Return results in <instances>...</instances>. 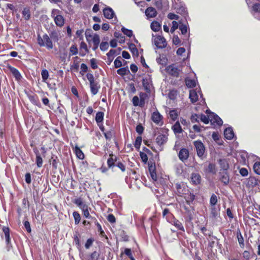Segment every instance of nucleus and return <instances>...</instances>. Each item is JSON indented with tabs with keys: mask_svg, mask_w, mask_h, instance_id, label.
<instances>
[{
	"mask_svg": "<svg viewBox=\"0 0 260 260\" xmlns=\"http://www.w3.org/2000/svg\"><path fill=\"white\" fill-rule=\"evenodd\" d=\"M224 135L226 139L232 140L234 136L232 127L226 128L224 131Z\"/></svg>",
	"mask_w": 260,
	"mask_h": 260,
	"instance_id": "20",
	"label": "nucleus"
},
{
	"mask_svg": "<svg viewBox=\"0 0 260 260\" xmlns=\"http://www.w3.org/2000/svg\"><path fill=\"white\" fill-rule=\"evenodd\" d=\"M118 55V52H117V50L116 49H111L107 53V56H112V57H114V56Z\"/></svg>",
	"mask_w": 260,
	"mask_h": 260,
	"instance_id": "54",
	"label": "nucleus"
},
{
	"mask_svg": "<svg viewBox=\"0 0 260 260\" xmlns=\"http://www.w3.org/2000/svg\"><path fill=\"white\" fill-rule=\"evenodd\" d=\"M100 256V254L96 251L92 252L86 259V260H97Z\"/></svg>",
	"mask_w": 260,
	"mask_h": 260,
	"instance_id": "38",
	"label": "nucleus"
},
{
	"mask_svg": "<svg viewBox=\"0 0 260 260\" xmlns=\"http://www.w3.org/2000/svg\"><path fill=\"white\" fill-rule=\"evenodd\" d=\"M122 32L126 36L131 37L133 36V31L132 30L128 29L124 27L121 28Z\"/></svg>",
	"mask_w": 260,
	"mask_h": 260,
	"instance_id": "41",
	"label": "nucleus"
},
{
	"mask_svg": "<svg viewBox=\"0 0 260 260\" xmlns=\"http://www.w3.org/2000/svg\"><path fill=\"white\" fill-rule=\"evenodd\" d=\"M185 83L186 86L189 88H192L196 85V80L194 79H186Z\"/></svg>",
	"mask_w": 260,
	"mask_h": 260,
	"instance_id": "36",
	"label": "nucleus"
},
{
	"mask_svg": "<svg viewBox=\"0 0 260 260\" xmlns=\"http://www.w3.org/2000/svg\"><path fill=\"white\" fill-rule=\"evenodd\" d=\"M220 171H227L229 168V164L226 159H219L218 161Z\"/></svg>",
	"mask_w": 260,
	"mask_h": 260,
	"instance_id": "9",
	"label": "nucleus"
},
{
	"mask_svg": "<svg viewBox=\"0 0 260 260\" xmlns=\"http://www.w3.org/2000/svg\"><path fill=\"white\" fill-rule=\"evenodd\" d=\"M151 28L154 31H158L161 29V25L158 22L154 21L151 24Z\"/></svg>",
	"mask_w": 260,
	"mask_h": 260,
	"instance_id": "29",
	"label": "nucleus"
},
{
	"mask_svg": "<svg viewBox=\"0 0 260 260\" xmlns=\"http://www.w3.org/2000/svg\"><path fill=\"white\" fill-rule=\"evenodd\" d=\"M143 85L145 88V89L147 91L149 92L150 91V79L145 78L143 79Z\"/></svg>",
	"mask_w": 260,
	"mask_h": 260,
	"instance_id": "26",
	"label": "nucleus"
},
{
	"mask_svg": "<svg viewBox=\"0 0 260 260\" xmlns=\"http://www.w3.org/2000/svg\"><path fill=\"white\" fill-rule=\"evenodd\" d=\"M115 166H117L118 168H119L121 171L124 172L125 170V165L121 162H118L116 164Z\"/></svg>",
	"mask_w": 260,
	"mask_h": 260,
	"instance_id": "61",
	"label": "nucleus"
},
{
	"mask_svg": "<svg viewBox=\"0 0 260 260\" xmlns=\"http://www.w3.org/2000/svg\"><path fill=\"white\" fill-rule=\"evenodd\" d=\"M220 180L225 185H227L229 183V176L226 171H220L219 173Z\"/></svg>",
	"mask_w": 260,
	"mask_h": 260,
	"instance_id": "13",
	"label": "nucleus"
},
{
	"mask_svg": "<svg viewBox=\"0 0 260 260\" xmlns=\"http://www.w3.org/2000/svg\"><path fill=\"white\" fill-rule=\"evenodd\" d=\"M22 15L24 17L25 20H28L30 17V10L28 8H24L22 11Z\"/></svg>",
	"mask_w": 260,
	"mask_h": 260,
	"instance_id": "35",
	"label": "nucleus"
},
{
	"mask_svg": "<svg viewBox=\"0 0 260 260\" xmlns=\"http://www.w3.org/2000/svg\"><path fill=\"white\" fill-rule=\"evenodd\" d=\"M3 231L5 234L6 242L8 245V248H9L10 246L11 247V245H10V230L8 227L4 226L3 228Z\"/></svg>",
	"mask_w": 260,
	"mask_h": 260,
	"instance_id": "18",
	"label": "nucleus"
},
{
	"mask_svg": "<svg viewBox=\"0 0 260 260\" xmlns=\"http://www.w3.org/2000/svg\"><path fill=\"white\" fill-rule=\"evenodd\" d=\"M117 157L114 155L113 154H110V157L107 160V165L109 168H112L116 165L117 161Z\"/></svg>",
	"mask_w": 260,
	"mask_h": 260,
	"instance_id": "19",
	"label": "nucleus"
},
{
	"mask_svg": "<svg viewBox=\"0 0 260 260\" xmlns=\"http://www.w3.org/2000/svg\"><path fill=\"white\" fill-rule=\"evenodd\" d=\"M178 27L179 26H178V22L175 21H173L172 22V26L170 30L171 32L173 33L175 31V30L178 28Z\"/></svg>",
	"mask_w": 260,
	"mask_h": 260,
	"instance_id": "55",
	"label": "nucleus"
},
{
	"mask_svg": "<svg viewBox=\"0 0 260 260\" xmlns=\"http://www.w3.org/2000/svg\"><path fill=\"white\" fill-rule=\"evenodd\" d=\"M103 14L104 17L108 19H112L115 16L114 11L110 7L106 8L103 10Z\"/></svg>",
	"mask_w": 260,
	"mask_h": 260,
	"instance_id": "10",
	"label": "nucleus"
},
{
	"mask_svg": "<svg viewBox=\"0 0 260 260\" xmlns=\"http://www.w3.org/2000/svg\"><path fill=\"white\" fill-rule=\"evenodd\" d=\"M189 156V152L187 149L185 148L181 149L178 154L179 159L184 161L186 160Z\"/></svg>",
	"mask_w": 260,
	"mask_h": 260,
	"instance_id": "12",
	"label": "nucleus"
},
{
	"mask_svg": "<svg viewBox=\"0 0 260 260\" xmlns=\"http://www.w3.org/2000/svg\"><path fill=\"white\" fill-rule=\"evenodd\" d=\"M41 76L43 81L45 82L48 78V71L46 69H43L41 72Z\"/></svg>",
	"mask_w": 260,
	"mask_h": 260,
	"instance_id": "45",
	"label": "nucleus"
},
{
	"mask_svg": "<svg viewBox=\"0 0 260 260\" xmlns=\"http://www.w3.org/2000/svg\"><path fill=\"white\" fill-rule=\"evenodd\" d=\"M147 96V95L146 93H140V106L142 107L144 106L145 104V98Z\"/></svg>",
	"mask_w": 260,
	"mask_h": 260,
	"instance_id": "43",
	"label": "nucleus"
},
{
	"mask_svg": "<svg viewBox=\"0 0 260 260\" xmlns=\"http://www.w3.org/2000/svg\"><path fill=\"white\" fill-rule=\"evenodd\" d=\"M146 15L150 18L155 17L157 15V12L155 8L150 7L146 9Z\"/></svg>",
	"mask_w": 260,
	"mask_h": 260,
	"instance_id": "16",
	"label": "nucleus"
},
{
	"mask_svg": "<svg viewBox=\"0 0 260 260\" xmlns=\"http://www.w3.org/2000/svg\"><path fill=\"white\" fill-rule=\"evenodd\" d=\"M200 118V115H198L197 114H193L191 116V121L192 122H199V119Z\"/></svg>",
	"mask_w": 260,
	"mask_h": 260,
	"instance_id": "62",
	"label": "nucleus"
},
{
	"mask_svg": "<svg viewBox=\"0 0 260 260\" xmlns=\"http://www.w3.org/2000/svg\"><path fill=\"white\" fill-rule=\"evenodd\" d=\"M198 93L200 95V98L202 99L203 103L205 102V99L203 98V94L201 93L200 88H197L194 90H190L189 91V99L191 103H194L196 102L199 99Z\"/></svg>",
	"mask_w": 260,
	"mask_h": 260,
	"instance_id": "4",
	"label": "nucleus"
},
{
	"mask_svg": "<svg viewBox=\"0 0 260 260\" xmlns=\"http://www.w3.org/2000/svg\"><path fill=\"white\" fill-rule=\"evenodd\" d=\"M37 42L41 47H45L48 49H51L53 47L52 42L50 37L47 34H44L42 36L38 35Z\"/></svg>",
	"mask_w": 260,
	"mask_h": 260,
	"instance_id": "1",
	"label": "nucleus"
},
{
	"mask_svg": "<svg viewBox=\"0 0 260 260\" xmlns=\"http://www.w3.org/2000/svg\"><path fill=\"white\" fill-rule=\"evenodd\" d=\"M81 50H84L85 53H88L89 51L86 44L84 42H81L80 45Z\"/></svg>",
	"mask_w": 260,
	"mask_h": 260,
	"instance_id": "53",
	"label": "nucleus"
},
{
	"mask_svg": "<svg viewBox=\"0 0 260 260\" xmlns=\"http://www.w3.org/2000/svg\"><path fill=\"white\" fill-rule=\"evenodd\" d=\"M190 181L192 184L196 185L200 184L201 182V177L198 173H192Z\"/></svg>",
	"mask_w": 260,
	"mask_h": 260,
	"instance_id": "11",
	"label": "nucleus"
},
{
	"mask_svg": "<svg viewBox=\"0 0 260 260\" xmlns=\"http://www.w3.org/2000/svg\"><path fill=\"white\" fill-rule=\"evenodd\" d=\"M217 202V197L215 194H212L210 199V204L211 206H214Z\"/></svg>",
	"mask_w": 260,
	"mask_h": 260,
	"instance_id": "40",
	"label": "nucleus"
},
{
	"mask_svg": "<svg viewBox=\"0 0 260 260\" xmlns=\"http://www.w3.org/2000/svg\"><path fill=\"white\" fill-rule=\"evenodd\" d=\"M59 11L57 10H53L51 13V16L53 18L56 25L61 27L64 25V19L61 15L58 14Z\"/></svg>",
	"mask_w": 260,
	"mask_h": 260,
	"instance_id": "2",
	"label": "nucleus"
},
{
	"mask_svg": "<svg viewBox=\"0 0 260 260\" xmlns=\"http://www.w3.org/2000/svg\"><path fill=\"white\" fill-rule=\"evenodd\" d=\"M208 171L210 173L215 174L216 173V167L215 165L213 164H209L208 167Z\"/></svg>",
	"mask_w": 260,
	"mask_h": 260,
	"instance_id": "52",
	"label": "nucleus"
},
{
	"mask_svg": "<svg viewBox=\"0 0 260 260\" xmlns=\"http://www.w3.org/2000/svg\"><path fill=\"white\" fill-rule=\"evenodd\" d=\"M84 216L87 218H92L90 215L88 207L85 209L82 210Z\"/></svg>",
	"mask_w": 260,
	"mask_h": 260,
	"instance_id": "59",
	"label": "nucleus"
},
{
	"mask_svg": "<svg viewBox=\"0 0 260 260\" xmlns=\"http://www.w3.org/2000/svg\"><path fill=\"white\" fill-rule=\"evenodd\" d=\"M121 60V57L120 56H118L114 60V66L116 68H118L122 66V62Z\"/></svg>",
	"mask_w": 260,
	"mask_h": 260,
	"instance_id": "46",
	"label": "nucleus"
},
{
	"mask_svg": "<svg viewBox=\"0 0 260 260\" xmlns=\"http://www.w3.org/2000/svg\"><path fill=\"white\" fill-rule=\"evenodd\" d=\"M93 43V45H99L100 42V36L99 35L95 34L92 37V40H91Z\"/></svg>",
	"mask_w": 260,
	"mask_h": 260,
	"instance_id": "44",
	"label": "nucleus"
},
{
	"mask_svg": "<svg viewBox=\"0 0 260 260\" xmlns=\"http://www.w3.org/2000/svg\"><path fill=\"white\" fill-rule=\"evenodd\" d=\"M73 215L75 219V224H78L81 220L80 215L77 212L75 211L73 212Z\"/></svg>",
	"mask_w": 260,
	"mask_h": 260,
	"instance_id": "42",
	"label": "nucleus"
},
{
	"mask_svg": "<svg viewBox=\"0 0 260 260\" xmlns=\"http://www.w3.org/2000/svg\"><path fill=\"white\" fill-rule=\"evenodd\" d=\"M206 113L207 114H209V115L208 116H206L204 114H201L200 115V120L203 122L205 124H207L209 123V121H210V118H209V110H207L206 111Z\"/></svg>",
	"mask_w": 260,
	"mask_h": 260,
	"instance_id": "32",
	"label": "nucleus"
},
{
	"mask_svg": "<svg viewBox=\"0 0 260 260\" xmlns=\"http://www.w3.org/2000/svg\"><path fill=\"white\" fill-rule=\"evenodd\" d=\"M34 151L36 155V164L38 167L41 168L43 165V159L37 149H34Z\"/></svg>",
	"mask_w": 260,
	"mask_h": 260,
	"instance_id": "17",
	"label": "nucleus"
},
{
	"mask_svg": "<svg viewBox=\"0 0 260 260\" xmlns=\"http://www.w3.org/2000/svg\"><path fill=\"white\" fill-rule=\"evenodd\" d=\"M75 151L78 158L80 159H83L84 158V153L77 145H76L75 147Z\"/></svg>",
	"mask_w": 260,
	"mask_h": 260,
	"instance_id": "31",
	"label": "nucleus"
},
{
	"mask_svg": "<svg viewBox=\"0 0 260 260\" xmlns=\"http://www.w3.org/2000/svg\"><path fill=\"white\" fill-rule=\"evenodd\" d=\"M168 17L169 19L173 20V19H176L178 20L179 19V16L177 15H176L174 13H170L168 14Z\"/></svg>",
	"mask_w": 260,
	"mask_h": 260,
	"instance_id": "64",
	"label": "nucleus"
},
{
	"mask_svg": "<svg viewBox=\"0 0 260 260\" xmlns=\"http://www.w3.org/2000/svg\"><path fill=\"white\" fill-rule=\"evenodd\" d=\"M168 141V137L165 134L159 135L156 138V142L158 145H162Z\"/></svg>",
	"mask_w": 260,
	"mask_h": 260,
	"instance_id": "15",
	"label": "nucleus"
},
{
	"mask_svg": "<svg viewBox=\"0 0 260 260\" xmlns=\"http://www.w3.org/2000/svg\"><path fill=\"white\" fill-rule=\"evenodd\" d=\"M91 92L93 95H95L99 91L100 85L97 82L90 84Z\"/></svg>",
	"mask_w": 260,
	"mask_h": 260,
	"instance_id": "21",
	"label": "nucleus"
},
{
	"mask_svg": "<svg viewBox=\"0 0 260 260\" xmlns=\"http://www.w3.org/2000/svg\"><path fill=\"white\" fill-rule=\"evenodd\" d=\"M209 118L210 121L213 124H216L217 125H221L222 124L223 122L222 119L214 113H210Z\"/></svg>",
	"mask_w": 260,
	"mask_h": 260,
	"instance_id": "8",
	"label": "nucleus"
},
{
	"mask_svg": "<svg viewBox=\"0 0 260 260\" xmlns=\"http://www.w3.org/2000/svg\"><path fill=\"white\" fill-rule=\"evenodd\" d=\"M260 13V4L256 3L254 4L251 9V13L255 17L256 13Z\"/></svg>",
	"mask_w": 260,
	"mask_h": 260,
	"instance_id": "30",
	"label": "nucleus"
},
{
	"mask_svg": "<svg viewBox=\"0 0 260 260\" xmlns=\"http://www.w3.org/2000/svg\"><path fill=\"white\" fill-rule=\"evenodd\" d=\"M10 71L17 80L21 79L22 77L18 70L14 68H11Z\"/></svg>",
	"mask_w": 260,
	"mask_h": 260,
	"instance_id": "28",
	"label": "nucleus"
},
{
	"mask_svg": "<svg viewBox=\"0 0 260 260\" xmlns=\"http://www.w3.org/2000/svg\"><path fill=\"white\" fill-rule=\"evenodd\" d=\"M90 64L91 67L93 69H96L98 68L96 61L95 58H92L91 59H90Z\"/></svg>",
	"mask_w": 260,
	"mask_h": 260,
	"instance_id": "63",
	"label": "nucleus"
},
{
	"mask_svg": "<svg viewBox=\"0 0 260 260\" xmlns=\"http://www.w3.org/2000/svg\"><path fill=\"white\" fill-rule=\"evenodd\" d=\"M237 237L238 241L240 246L241 248H243L245 246L244 242V238H243V237L241 233V232L239 230L237 232Z\"/></svg>",
	"mask_w": 260,
	"mask_h": 260,
	"instance_id": "25",
	"label": "nucleus"
},
{
	"mask_svg": "<svg viewBox=\"0 0 260 260\" xmlns=\"http://www.w3.org/2000/svg\"><path fill=\"white\" fill-rule=\"evenodd\" d=\"M253 170L255 173L260 175V162H256L253 166Z\"/></svg>",
	"mask_w": 260,
	"mask_h": 260,
	"instance_id": "48",
	"label": "nucleus"
},
{
	"mask_svg": "<svg viewBox=\"0 0 260 260\" xmlns=\"http://www.w3.org/2000/svg\"><path fill=\"white\" fill-rule=\"evenodd\" d=\"M93 241L94 240L92 238L88 239L85 244V248L86 249H89V247L92 245Z\"/></svg>",
	"mask_w": 260,
	"mask_h": 260,
	"instance_id": "57",
	"label": "nucleus"
},
{
	"mask_svg": "<svg viewBox=\"0 0 260 260\" xmlns=\"http://www.w3.org/2000/svg\"><path fill=\"white\" fill-rule=\"evenodd\" d=\"M70 51L72 55H76L78 53V48L76 45H73L70 48Z\"/></svg>",
	"mask_w": 260,
	"mask_h": 260,
	"instance_id": "50",
	"label": "nucleus"
},
{
	"mask_svg": "<svg viewBox=\"0 0 260 260\" xmlns=\"http://www.w3.org/2000/svg\"><path fill=\"white\" fill-rule=\"evenodd\" d=\"M162 116L158 112V111L153 112L151 116L152 120L157 125L159 126L162 125L164 122L162 120Z\"/></svg>",
	"mask_w": 260,
	"mask_h": 260,
	"instance_id": "7",
	"label": "nucleus"
},
{
	"mask_svg": "<svg viewBox=\"0 0 260 260\" xmlns=\"http://www.w3.org/2000/svg\"><path fill=\"white\" fill-rule=\"evenodd\" d=\"M28 98L29 101L34 104H37V100L36 99V95L34 94H28Z\"/></svg>",
	"mask_w": 260,
	"mask_h": 260,
	"instance_id": "56",
	"label": "nucleus"
},
{
	"mask_svg": "<svg viewBox=\"0 0 260 260\" xmlns=\"http://www.w3.org/2000/svg\"><path fill=\"white\" fill-rule=\"evenodd\" d=\"M171 223L174 225L178 230L184 231V228L182 223L176 219H174L172 221Z\"/></svg>",
	"mask_w": 260,
	"mask_h": 260,
	"instance_id": "22",
	"label": "nucleus"
},
{
	"mask_svg": "<svg viewBox=\"0 0 260 260\" xmlns=\"http://www.w3.org/2000/svg\"><path fill=\"white\" fill-rule=\"evenodd\" d=\"M87 78L90 84L95 82L94 77L92 74L88 73L86 75Z\"/></svg>",
	"mask_w": 260,
	"mask_h": 260,
	"instance_id": "60",
	"label": "nucleus"
},
{
	"mask_svg": "<svg viewBox=\"0 0 260 260\" xmlns=\"http://www.w3.org/2000/svg\"><path fill=\"white\" fill-rule=\"evenodd\" d=\"M153 42L158 48L162 49L167 46L166 39L162 36H157L154 37Z\"/></svg>",
	"mask_w": 260,
	"mask_h": 260,
	"instance_id": "5",
	"label": "nucleus"
},
{
	"mask_svg": "<svg viewBox=\"0 0 260 260\" xmlns=\"http://www.w3.org/2000/svg\"><path fill=\"white\" fill-rule=\"evenodd\" d=\"M179 28L181 31V34L182 35H184L187 32V26L185 24H182L180 25Z\"/></svg>",
	"mask_w": 260,
	"mask_h": 260,
	"instance_id": "51",
	"label": "nucleus"
},
{
	"mask_svg": "<svg viewBox=\"0 0 260 260\" xmlns=\"http://www.w3.org/2000/svg\"><path fill=\"white\" fill-rule=\"evenodd\" d=\"M50 38L54 42H57L59 38V33L58 31L54 30L50 32Z\"/></svg>",
	"mask_w": 260,
	"mask_h": 260,
	"instance_id": "27",
	"label": "nucleus"
},
{
	"mask_svg": "<svg viewBox=\"0 0 260 260\" xmlns=\"http://www.w3.org/2000/svg\"><path fill=\"white\" fill-rule=\"evenodd\" d=\"M169 116L173 121L175 120L178 117V113L176 110H170L169 112Z\"/></svg>",
	"mask_w": 260,
	"mask_h": 260,
	"instance_id": "39",
	"label": "nucleus"
},
{
	"mask_svg": "<svg viewBox=\"0 0 260 260\" xmlns=\"http://www.w3.org/2000/svg\"><path fill=\"white\" fill-rule=\"evenodd\" d=\"M166 70L169 75L176 77L179 76L181 72V69L176 64L169 65L166 68Z\"/></svg>",
	"mask_w": 260,
	"mask_h": 260,
	"instance_id": "3",
	"label": "nucleus"
},
{
	"mask_svg": "<svg viewBox=\"0 0 260 260\" xmlns=\"http://www.w3.org/2000/svg\"><path fill=\"white\" fill-rule=\"evenodd\" d=\"M100 49L102 51H106L108 49L109 44L107 42H102L100 46Z\"/></svg>",
	"mask_w": 260,
	"mask_h": 260,
	"instance_id": "49",
	"label": "nucleus"
},
{
	"mask_svg": "<svg viewBox=\"0 0 260 260\" xmlns=\"http://www.w3.org/2000/svg\"><path fill=\"white\" fill-rule=\"evenodd\" d=\"M172 129L175 134H180L182 132V129L180 123L177 121L172 126Z\"/></svg>",
	"mask_w": 260,
	"mask_h": 260,
	"instance_id": "24",
	"label": "nucleus"
},
{
	"mask_svg": "<svg viewBox=\"0 0 260 260\" xmlns=\"http://www.w3.org/2000/svg\"><path fill=\"white\" fill-rule=\"evenodd\" d=\"M117 73L120 76H124L129 73V71L128 67H124L119 69L117 71Z\"/></svg>",
	"mask_w": 260,
	"mask_h": 260,
	"instance_id": "33",
	"label": "nucleus"
},
{
	"mask_svg": "<svg viewBox=\"0 0 260 260\" xmlns=\"http://www.w3.org/2000/svg\"><path fill=\"white\" fill-rule=\"evenodd\" d=\"M129 49L133 53V55H135L136 56H138L139 55V52L138 50V49L136 48V46L133 44H131L130 45H129Z\"/></svg>",
	"mask_w": 260,
	"mask_h": 260,
	"instance_id": "37",
	"label": "nucleus"
},
{
	"mask_svg": "<svg viewBox=\"0 0 260 260\" xmlns=\"http://www.w3.org/2000/svg\"><path fill=\"white\" fill-rule=\"evenodd\" d=\"M142 139L141 137H138L134 143V146L136 149H139L142 143Z\"/></svg>",
	"mask_w": 260,
	"mask_h": 260,
	"instance_id": "47",
	"label": "nucleus"
},
{
	"mask_svg": "<svg viewBox=\"0 0 260 260\" xmlns=\"http://www.w3.org/2000/svg\"><path fill=\"white\" fill-rule=\"evenodd\" d=\"M194 145L196 148L197 153L199 157H202L205 152V146L201 141H196L194 142Z\"/></svg>",
	"mask_w": 260,
	"mask_h": 260,
	"instance_id": "6",
	"label": "nucleus"
},
{
	"mask_svg": "<svg viewBox=\"0 0 260 260\" xmlns=\"http://www.w3.org/2000/svg\"><path fill=\"white\" fill-rule=\"evenodd\" d=\"M148 165L150 176L153 180L156 181L157 180V175L155 170V165H153L151 162H149Z\"/></svg>",
	"mask_w": 260,
	"mask_h": 260,
	"instance_id": "14",
	"label": "nucleus"
},
{
	"mask_svg": "<svg viewBox=\"0 0 260 260\" xmlns=\"http://www.w3.org/2000/svg\"><path fill=\"white\" fill-rule=\"evenodd\" d=\"M104 113L103 112H98L96 114L95 121L98 123H101L103 121Z\"/></svg>",
	"mask_w": 260,
	"mask_h": 260,
	"instance_id": "34",
	"label": "nucleus"
},
{
	"mask_svg": "<svg viewBox=\"0 0 260 260\" xmlns=\"http://www.w3.org/2000/svg\"><path fill=\"white\" fill-rule=\"evenodd\" d=\"M133 104L135 106H140V100L139 98L137 96H135L133 97L132 100Z\"/></svg>",
	"mask_w": 260,
	"mask_h": 260,
	"instance_id": "58",
	"label": "nucleus"
},
{
	"mask_svg": "<svg viewBox=\"0 0 260 260\" xmlns=\"http://www.w3.org/2000/svg\"><path fill=\"white\" fill-rule=\"evenodd\" d=\"M74 203L76 204L82 210L88 207L87 205L83 202L82 199L80 198L76 199L74 201Z\"/></svg>",
	"mask_w": 260,
	"mask_h": 260,
	"instance_id": "23",
	"label": "nucleus"
}]
</instances>
